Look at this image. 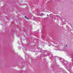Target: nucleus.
<instances>
[{"label": "nucleus", "instance_id": "obj_5", "mask_svg": "<svg viewBox=\"0 0 73 73\" xmlns=\"http://www.w3.org/2000/svg\"><path fill=\"white\" fill-rule=\"evenodd\" d=\"M27 20H28V19L27 18Z\"/></svg>", "mask_w": 73, "mask_h": 73}, {"label": "nucleus", "instance_id": "obj_3", "mask_svg": "<svg viewBox=\"0 0 73 73\" xmlns=\"http://www.w3.org/2000/svg\"><path fill=\"white\" fill-rule=\"evenodd\" d=\"M47 16H48V17L49 16L48 15H47Z\"/></svg>", "mask_w": 73, "mask_h": 73}, {"label": "nucleus", "instance_id": "obj_4", "mask_svg": "<svg viewBox=\"0 0 73 73\" xmlns=\"http://www.w3.org/2000/svg\"><path fill=\"white\" fill-rule=\"evenodd\" d=\"M66 46H67V45H66Z\"/></svg>", "mask_w": 73, "mask_h": 73}, {"label": "nucleus", "instance_id": "obj_1", "mask_svg": "<svg viewBox=\"0 0 73 73\" xmlns=\"http://www.w3.org/2000/svg\"><path fill=\"white\" fill-rule=\"evenodd\" d=\"M41 14L42 15H44V14H43L42 13H41Z\"/></svg>", "mask_w": 73, "mask_h": 73}, {"label": "nucleus", "instance_id": "obj_2", "mask_svg": "<svg viewBox=\"0 0 73 73\" xmlns=\"http://www.w3.org/2000/svg\"><path fill=\"white\" fill-rule=\"evenodd\" d=\"M25 19H27V17L26 16H25Z\"/></svg>", "mask_w": 73, "mask_h": 73}]
</instances>
